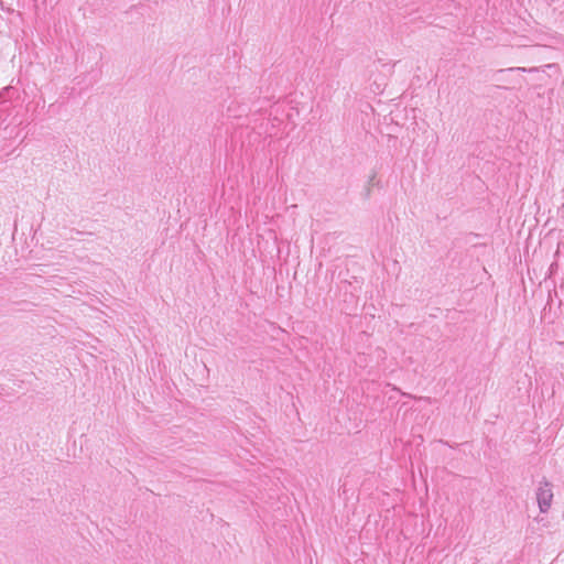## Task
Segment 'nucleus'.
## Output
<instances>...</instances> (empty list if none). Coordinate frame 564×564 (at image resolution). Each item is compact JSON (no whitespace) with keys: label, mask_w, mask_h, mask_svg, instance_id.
<instances>
[{"label":"nucleus","mask_w":564,"mask_h":564,"mask_svg":"<svg viewBox=\"0 0 564 564\" xmlns=\"http://www.w3.org/2000/svg\"><path fill=\"white\" fill-rule=\"evenodd\" d=\"M536 500L540 512H547L553 500L552 484L550 481L544 480L541 482L536 490Z\"/></svg>","instance_id":"f257e3e1"},{"label":"nucleus","mask_w":564,"mask_h":564,"mask_svg":"<svg viewBox=\"0 0 564 564\" xmlns=\"http://www.w3.org/2000/svg\"><path fill=\"white\" fill-rule=\"evenodd\" d=\"M371 188L372 187H370V185H366V187H365V189H364V192L361 194L365 199H369L370 198L371 191H372Z\"/></svg>","instance_id":"f03ea898"},{"label":"nucleus","mask_w":564,"mask_h":564,"mask_svg":"<svg viewBox=\"0 0 564 564\" xmlns=\"http://www.w3.org/2000/svg\"><path fill=\"white\" fill-rule=\"evenodd\" d=\"M375 180H376V173H372L368 180L367 185H370V187H372L375 185Z\"/></svg>","instance_id":"7ed1b4c3"}]
</instances>
